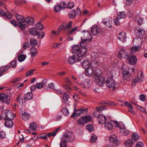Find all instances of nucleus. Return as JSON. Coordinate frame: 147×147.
Here are the masks:
<instances>
[{
  "instance_id": "20",
  "label": "nucleus",
  "mask_w": 147,
  "mask_h": 147,
  "mask_svg": "<svg viewBox=\"0 0 147 147\" xmlns=\"http://www.w3.org/2000/svg\"><path fill=\"white\" fill-rule=\"evenodd\" d=\"M10 67L9 65H6L3 66L0 68V77L5 72L7 71L9 69Z\"/></svg>"
},
{
  "instance_id": "12",
  "label": "nucleus",
  "mask_w": 147,
  "mask_h": 147,
  "mask_svg": "<svg viewBox=\"0 0 147 147\" xmlns=\"http://www.w3.org/2000/svg\"><path fill=\"white\" fill-rule=\"evenodd\" d=\"M94 80L96 83L99 86H103L104 84L105 78L101 76L96 78Z\"/></svg>"
},
{
  "instance_id": "5",
  "label": "nucleus",
  "mask_w": 147,
  "mask_h": 147,
  "mask_svg": "<svg viewBox=\"0 0 147 147\" xmlns=\"http://www.w3.org/2000/svg\"><path fill=\"white\" fill-rule=\"evenodd\" d=\"M134 32L136 35L139 38L138 39H136L135 41L136 42L138 41H140V42H141L142 40L141 38H139L143 36L145 34V30L142 28L138 27L135 28Z\"/></svg>"
},
{
  "instance_id": "62",
  "label": "nucleus",
  "mask_w": 147,
  "mask_h": 147,
  "mask_svg": "<svg viewBox=\"0 0 147 147\" xmlns=\"http://www.w3.org/2000/svg\"><path fill=\"white\" fill-rule=\"evenodd\" d=\"M92 64L93 67L94 68H96L99 66L100 63L97 61L95 60L94 63H92Z\"/></svg>"
},
{
  "instance_id": "21",
  "label": "nucleus",
  "mask_w": 147,
  "mask_h": 147,
  "mask_svg": "<svg viewBox=\"0 0 147 147\" xmlns=\"http://www.w3.org/2000/svg\"><path fill=\"white\" fill-rule=\"evenodd\" d=\"M0 15L6 16L8 19L11 18L12 16L11 14L9 12L5 13L1 9H0Z\"/></svg>"
},
{
  "instance_id": "24",
  "label": "nucleus",
  "mask_w": 147,
  "mask_h": 147,
  "mask_svg": "<svg viewBox=\"0 0 147 147\" xmlns=\"http://www.w3.org/2000/svg\"><path fill=\"white\" fill-rule=\"evenodd\" d=\"M47 82V80L46 79L44 80L42 83H39L36 84V88L38 89H40L43 88L44 86L46 84Z\"/></svg>"
},
{
  "instance_id": "28",
  "label": "nucleus",
  "mask_w": 147,
  "mask_h": 147,
  "mask_svg": "<svg viewBox=\"0 0 147 147\" xmlns=\"http://www.w3.org/2000/svg\"><path fill=\"white\" fill-rule=\"evenodd\" d=\"M133 20H134L139 25H141L143 22L142 19L138 16H136L135 17H134Z\"/></svg>"
},
{
  "instance_id": "31",
  "label": "nucleus",
  "mask_w": 147,
  "mask_h": 147,
  "mask_svg": "<svg viewBox=\"0 0 147 147\" xmlns=\"http://www.w3.org/2000/svg\"><path fill=\"white\" fill-rule=\"evenodd\" d=\"M30 49L31 57H34L36 55L37 53V49L34 47H32Z\"/></svg>"
},
{
  "instance_id": "42",
  "label": "nucleus",
  "mask_w": 147,
  "mask_h": 147,
  "mask_svg": "<svg viewBox=\"0 0 147 147\" xmlns=\"http://www.w3.org/2000/svg\"><path fill=\"white\" fill-rule=\"evenodd\" d=\"M67 23L66 22H64L58 28V30L59 32L61 30H64L67 28Z\"/></svg>"
},
{
  "instance_id": "8",
  "label": "nucleus",
  "mask_w": 147,
  "mask_h": 147,
  "mask_svg": "<svg viewBox=\"0 0 147 147\" xmlns=\"http://www.w3.org/2000/svg\"><path fill=\"white\" fill-rule=\"evenodd\" d=\"M123 74V78L124 79L127 80H129L131 77V74L129 73V67L127 66H123L122 69Z\"/></svg>"
},
{
  "instance_id": "39",
  "label": "nucleus",
  "mask_w": 147,
  "mask_h": 147,
  "mask_svg": "<svg viewBox=\"0 0 147 147\" xmlns=\"http://www.w3.org/2000/svg\"><path fill=\"white\" fill-rule=\"evenodd\" d=\"M59 128L60 127H59L57 128V129L54 130L53 132L49 133V134H48L47 136L49 137H50L51 136H55L58 132V131L59 129Z\"/></svg>"
},
{
  "instance_id": "40",
  "label": "nucleus",
  "mask_w": 147,
  "mask_h": 147,
  "mask_svg": "<svg viewBox=\"0 0 147 147\" xmlns=\"http://www.w3.org/2000/svg\"><path fill=\"white\" fill-rule=\"evenodd\" d=\"M82 65L84 68L86 69L89 67L90 65V63L88 61H83L82 63Z\"/></svg>"
},
{
  "instance_id": "53",
  "label": "nucleus",
  "mask_w": 147,
  "mask_h": 147,
  "mask_svg": "<svg viewBox=\"0 0 147 147\" xmlns=\"http://www.w3.org/2000/svg\"><path fill=\"white\" fill-rule=\"evenodd\" d=\"M142 82L140 80L136 77L135 79H133L132 82V85H135V84L137 82Z\"/></svg>"
},
{
  "instance_id": "25",
  "label": "nucleus",
  "mask_w": 147,
  "mask_h": 147,
  "mask_svg": "<svg viewBox=\"0 0 147 147\" xmlns=\"http://www.w3.org/2000/svg\"><path fill=\"white\" fill-rule=\"evenodd\" d=\"M5 125L7 127L10 128L12 127L13 125V123L12 121V119H5Z\"/></svg>"
},
{
  "instance_id": "1",
  "label": "nucleus",
  "mask_w": 147,
  "mask_h": 147,
  "mask_svg": "<svg viewBox=\"0 0 147 147\" xmlns=\"http://www.w3.org/2000/svg\"><path fill=\"white\" fill-rule=\"evenodd\" d=\"M106 106L96 107V109L94 111L93 115L94 117H98L99 123L101 125L104 124L106 121V117L105 115L100 114L101 112L106 109Z\"/></svg>"
},
{
  "instance_id": "9",
  "label": "nucleus",
  "mask_w": 147,
  "mask_h": 147,
  "mask_svg": "<svg viewBox=\"0 0 147 147\" xmlns=\"http://www.w3.org/2000/svg\"><path fill=\"white\" fill-rule=\"evenodd\" d=\"M91 117L90 115H87L81 117L78 119V122L81 125H84L85 123L91 121Z\"/></svg>"
},
{
  "instance_id": "32",
  "label": "nucleus",
  "mask_w": 147,
  "mask_h": 147,
  "mask_svg": "<svg viewBox=\"0 0 147 147\" xmlns=\"http://www.w3.org/2000/svg\"><path fill=\"white\" fill-rule=\"evenodd\" d=\"M102 22L108 27H109L111 26L110 25V19L109 18H105L103 19Z\"/></svg>"
},
{
  "instance_id": "51",
  "label": "nucleus",
  "mask_w": 147,
  "mask_h": 147,
  "mask_svg": "<svg viewBox=\"0 0 147 147\" xmlns=\"http://www.w3.org/2000/svg\"><path fill=\"white\" fill-rule=\"evenodd\" d=\"M132 139L135 140H137L139 138V136L137 133H134L132 134Z\"/></svg>"
},
{
  "instance_id": "15",
  "label": "nucleus",
  "mask_w": 147,
  "mask_h": 147,
  "mask_svg": "<svg viewBox=\"0 0 147 147\" xmlns=\"http://www.w3.org/2000/svg\"><path fill=\"white\" fill-rule=\"evenodd\" d=\"M0 101H2L7 104H9L10 103L8 95L4 93L0 94Z\"/></svg>"
},
{
  "instance_id": "58",
  "label": "nucleus",
  "mask_w": 147,
  "mask_h": 147,
  "mask_svg": "<svg viewBox=\"0 0 147 147\" xmlns=\"http://www.w3.org/2000/svg\"><path fill=\"white\" fill-rule=\"evenodd\" d=\"M91 56L92 58L97 59L98 57V55L97 53L94 52L92 53Z\"/></svg>"
},
{
  "instance_id": "19",
  "label": "nucleus",
  "mask_w": 147,
  "mask_h": 147,
  "mask_svg": "<svg viewBox=\"0 0 147 147\" xmlns=\"http://www.w3.org/2000/svg\"><path fill=\"white\" fill-rule=\"evenodd\" d=\"M104 127L105 129L108 131H111L112 130L113 126L112 123L110 122H105L104 124Z\"/></svg>"
},
{
  "instance_id": "16",
  "label": "nucleus",
  "mask_w": 147,
  "mask_h": 147,
  "mask_svg": "<svg viewBox=\"0 0 147 147\" xmlns=\"http://www.w3.org/2000/svg\"><path fill=\"white\" fill-rule=\"evenodd\" d=\"M117 37L119 40L123 42H125L126 41L127 35L124 32H120L118 35Z\"/></svg>"
},
{
  "instance_id": "52",
  "label": "nucleus",
  "mask_w": 147,
  "mask_h": 147,
  "mask_svg": "<svg viewBox=\"0 0 147 147\" xmlns=\"http://www.w3.org/2000/svg\"><path fill=\"white\" fill-rule=\"evenodd\" d=\"M30 43L32 46L36 45L37 44V41L34 38H32L30 40Z\"/></svg>"
},
{
  "instance_id": "64",
  "label": "nucleus",
  "mask_w": 147,
  "mask_h": 147,
  "mask_svg": "<svg viewBox=\"0 0 147 147\" xmlns=\"http://www.w3.org/2000/svg\"><path fill=\"white\" fill-rule=\"evenodd\" d=\"M64 80L65 82L69 85H72V82L69 80V78L68 77L65 78Z\"/></svg>"
},
{
  "instance_id": "26",
  "label": "nucleus",
  "mask_w": 147,
  "mask_h": 147,
  "mask_svg": "<svg viewBox=\"0 0 147 147\" xmlns=\"http://www.w3.org/2000/svg\"><path fill=\"white\" fill-rule=\"evenodd\" d=\"M24 98L25 100L28 101L33 98V94L32 92H28L24 95Z\"/></svg>"
},
{
  "instance_id": "10",
  "label": "nucleus",
  "mask_w": 147,
  "mask_h": 147,
  "mask_svg": "<svg viewBox=\"0 0 147 147\" xmlns=\"http://www.w3.org/2000/svg\"><path fill=\"white\" fill-rule=\"evenodd\" d=\"M86 44H85L84 47L81 46V45H80L81 49H80L79 53L76 55L77 56H78L79 58L81 59V60L83 57H84V55L87 53V49L86 47Z\"/></svg>"
},
{
  "instance_id": "63",
  "label": "nucleus",
  "mask_w": 147,
  "mask_h": 147,
  "mask_svg": "<svg viewBox=\"0 0 147 147\" xmlns=\"http://www.w3.org/2000/svg\"><path fill=\"white\" fill-rule=\"evenodd\" d=\"M17 61L15 60L12 61L11 63V66H9L10 67H11L13 68H15L16 66Z\"/></svg>"
},
{
  "instance_id": "47",
  "label": "nucleus",
  "mask_w": 147,
  "mask_h": 147,
  "mask_svg": "<svg viewBox=\"0 0 147 147\" xmlns=\"http://www.w3.org/2000/svg\"><path fill=\"white\" fill-rule=\"evenodd\" d=\"M121 133L124 135L126 136L128 135L129 134V131L128 130L125 128L122 129L120 130Z\"/></svg>"
},
{
  "instance_id": "45",
  "label": "nucleus",
  "mask_w": 147,
  "mask_h": 147,
  "mask_svg": "<svg viewBox=\"0 0 147 147\" xmlns=\"http://www.w3.org/2000/svg\"><path fill=\"white\" fill-rule=\"evenodd\" d=\"M86 129L90 132H92L94 129L93 126L91 124H88L86 126Z\"/></svg>"
},
{
  "instance_id": "50",
  "label": "nucleus",
  "mask_w": 147,
  "mask_h": 147,
  "mask_svg": "<svg viewBox=\"0 0 147 147\" xmlns=\"http://www.w3.org/2000/svg\"><path fill=\"white\" fill-rule=\"evenodd\" d=\"M36 26L39 30H42L44 28L43 26L40 22L37 23L36 25Z\"/></svg>"
},
{
  "instance_id": "13",
  "label": "nucleus",
  "mask_w": 147,
  "mask_h": 147,
  "mask_svg": "<svg viewBox=\"0 0 147 147\" xmlns=\"http://www.w3.org/2000/svg\"><path fill=\"white\" fill-rule=\"evenodd\" d=\"M34 23V20L32 17L29 16L25 18L24 24L26 26V29L27 28L28 25H32Z\"/></svg>"
},
{
  "instance_id": "3",
  "label": "nucleus",
  "mask_w": 147,
  "mask_h": 147,
  "mask_svg": "<svg viewBox=\"0 0 147 147\" xmlns=\"http://www.w3.org/2000/svg\"><path fill=\"white\" fill-rule=\"evenodd\" d=\"M15 16L16 19L18 22L17 23L18 26L22 31H25L26 26V25L24 24L25 18L23 16L18 14H16Z\"/></svg>"
},
{
  "instance_id": "55",
  "label": "nucleus",
  "mask_w": 147,
  "mask_h": 147,
  "mask_svg": "<svg viewBox=\"0 0 147 147\" xmlns=\"http://www.w3.org/2000/svg\"><path fill=\"white\" fill-rule=\"evenodd\" d=\"M80 113L81 115H83L82 114H86L88 112V109L86 108H81L80 109Z\"/></svg>"
},
{
  "instance_id": "56",
  "label": "nucleus",
  "mask_w": 147,
  "mask_h": 147,
  "mask_svg": "<svg viewBox=\"0 0 147 147\" xmlns=\"http://www.w3.org/2000/svg\"><path fill=\"white\" fill-rule=\"evenodd\" d=\"M61 9L62 8L60 5L59 4L55 5L54 7L55 11L57 12L60 11L61 10Z\"/></svg>"
},
{
  "instance_id": "46",
  "label": "nucleus",
  "mask_w": 147,
  "mask_h": 147,
  "mask_svg": "<svg viewBox=\"0 0 147 147\" xmlns=\"http://www.w3.org/2000/svg\"><path fill=\"white\" fill-rule=\"evenodd\" d=\"M26 56L24 55H20L18 57V60L20 62H22L26 58Z\"/></svg>"
},
{
  "instance_id": "48",
  "label": "nucleus",
  "mask_w": 147,
  "mask_h": 147,
  "mask_svg": "<svg viewBox=\"0 0 147 147\" xmlns=\"http://www.w3.org/2000/svg\"><path fill=\"white\" fill-rule=\"evenodd\" d=\"M69 95L65 92H64L63 95V98L64 103H66L68 100Z\"/></svg>"
},
{
  "instance_id": "2",
  "label": "nucleus",
  "mask_w": 147,
  "mask_h": 147,
  "mask_svg": "<svg viewBox=\"0 0 147 147\" xmlns=\"http://www.w3.org/2000/svg\"><path fill=\"white\" fill-rule=\"evenodd\" d=\"M82 34V36L81 37V40L80 45L84 47L85 44L92 40V37L89 31L84 30Z\"/></svg>"
},
{
  "instance_id": "54",
  "label": "nucleus",
  "mask_w": 147,
  "mask_h": 147,
  "mask_svg": "<svg viewBox=\"0 0 147 147\" xmlns=\"http://www.w3.org/2000/svg\"><path fill=\"white\" fill-rule=\"evenodd\" d=\"M67 142L65 141L62 140L60 143V147H66L67 146Z\"/></svg>"
},
{
  "instance_id": "14",
  "label": "nucleus",
  "mask_w": 147,
  "mask_h": 147,
  "mask_svg": "<svg viewBox=\"0 0 147 147\" xmlns=\"http://www.w3.org/2000/svg\"><path fill=\"white\" fill-rule=\"evenodd\" d=\"M118 55L121 59H127L129 57V54L125 51L122 49L120 51Z\"/></svg>"
},
{
  "instance_id": "60",
  "label": "nucleus",
  "mask_w": 147,
  "mask_h": 147,
  "mask_svg": "<svg viewBox=\"0 0 147 147\" xmlns=\"http://www.w3.org/2000/svg\"><path fill=\"white\" fill-rule=\"evenodd\" d=\"M63 87L65 90H67V91L69 92L70 90H71V88H70L68 85H66V84H64L63 85Z\"/></svg>"
},
{
  "instance_id": "36",
  "label": "nucleus",
  "mask_w": 147,
  "mask_h": 147,
  "mask_svg": "<svg viewBox=\"0 0 147 147\" xmlns=\"http://www.w3.org/2000/svg\"><path fill=\"white\" fill-rule=\"evenodd\" d=\"M101 70L99 69H97L95 70L94 78H95L99 77L101 75Z\"/></svg>"
},
{
  "instance_id": "11",
  "label": "nucleus",
  "mask_w": 147,
  "mask_h": 147,
  "mask_svg": "<svg viewBox=\"0 0 147 147\" xmlns=\"http://www.w3.org/2000/svg\"><path fill=\"white\" fill-rule=\"evenodd\" d=\"M77 61H81V59L80 58H79L78 56H77L76 55L69 57L67 60L68 63L71 64H73Z\"/></svg>"
},
{
  "instance_id": "6",
  "label": "nucleus",
  "mask_w": 147,
  "mask_h": 147,
  "mask_svg": "<svg viewBox=\"0 0 147 147\" xmlns=\"http://www.w3.org/2000/svg\"><path fill=\"white\" fill-rule=\"evenodd\" d=\"M74 139V135L71 131L66 132L62 137V140L66 142H69L73 140Z\"/></svg>"
},
{
  "instance_id": "38",
  "label": "nucleus",
  "mask_w": 147,
  "mask_h": 147,
  "mask_svg": "<svg viewBox=\"0 0 147 147\" xmlns=\"http://www.w3.org/2000/svg\"><path fill=\"white\" fill-rule=\"evenodd\" d=\"M125 145L127 147H131L133 144V142L131 139H128L125 142Z\"/></svg>"
},
{
  "instance_id": "30",
  "label": "nucleus",
  "mask_w": 147,
  "mask_h": 147,
  "mask_svg": "<svg viewBox=\"0 0 147 147\" xmlns=\"http://www.w3.org/2000/svg\"><path fill=\"white\" fill-rule=\"evenodd\" d=\"M29 129L32 131H35L37 128V126L35 123H32L29 125Z\"/></svg>"
},
{
  "instance_id": "43",
  "label": "nucleus",
  "mask_w": 147,
  "mask_h": 147,
  "mask_svg": "<svg viewBox=\"0 0 147 147\" xmlns=\"http://www.w3.org/2000/svg\"><path fill=\"white\" fill-rule=\"evenodd\" d=\"M137 78H138L142 82L143 81V73L141 71H139L138 73Z\"/></svg>"
},
{
  "instance_id": "23",
  "label": "nucleus",
  "mask_w": 147,
  "mask_h": 147,
  "mask_svg": "<svg viewBox=\"0 0 147 147\" xmlns=\"http://www.w3.org/2000/svg\"><path fill=\"white\" fill-rule=\"evenodd\" d=\"M109 140L111 142L113 143H116L118 142L117 137L114 134L111 135L110 137Z\"/></svg>"
},
{
  "instance_id": "33",
  "label": "nucleus",
  "mask_w": 147,
  "mask_h": 147,
  "mask_svg": "<svg viewBox=\"0 0 147 147\" xmlns=\"http://www.w3.org/2000/svg\"><path fill=\"white\" fill-rule=\"evenodd\" d=\"M92 82L91 80H87L85 82L84 84L82 85L84 88H89L91 86Z\"/></svg>"
},
{
  "instance_id": "57",
  "label": "nucleus",
  "mask_w": 147,
  "mask_h": 147,
  "mask_svg": "<svg viewBox=\"0 0 147 147\" xmlns=\"http://www.w3.org/2000/svg\"><path fill=\"white\" fill-rule=\"evenodd\" d=\"M78 28V26H76L73 28L71 30H70L68 33V35H69L73 33L76 31Z\"/></svg>"
},
{
  "instance_id": "49",
  "label": "nucleus",
  "mask_w": 147,
  "mask_h": 147,
  "mask_svg": "<svg viewBox=\"0 0 147 147\" xmlns=\"http://www.w3.org/2000/svg\"><path fill=\"white\" fill-rule=\"evenodd\" d=\"M62 112L64 115L67 116L69 115V111L66 108H64L62 110Z\"/></svg>"
},
{
  "instance_id": "35",
  "label": "nucleus",
  "mask_w": 147,
  "mask_h": 147,
  "mask_svg": "<svg viewBox=\"0 0 147 147\" xmlns=\"http://www.w3.org/2000/svg\"><path fill=\"white\" fill-rule=\"evenodd\" d=\"M30 33L33 36H36L38 34V30L35 28H32L30 30Z\"/></svg>"
},
{
  "instance_id": "29",
  "label": "nucleus",
  "mask_w": 147,
  "mask_h": 147,
  "mask_svg": "<svg viewBox=\"0 0 147 147\" xmlns=\"http://www.w3.org/2000/svg\"><path fill=\"white\" fill-rule=\"evenodd\" d=\"M126 17V14L124 11L119 12L117 13V17L119 19H125Z\"/></svg>"
},
{
  "instance_id": "4",
  "label": "nucleus",
  "mask_w": 147,
  "mask_h": 147,
  "mask_svg": "<svg viewBox=\"0 0 147 147\" xmlns=\"http://www.w3.org/2000/svg\"><path fill=\"white\" fill-rule=\"evenodd\" d=\"M109 75L111 76V77H109L107 78L106 81V83L107 86L108 88L111 89V90H113L115 88L117 84L113 78V76L111 74Z\"/></svg>"
},
{
  "instance_id": "41",
  "label": "nucleus",
  "mask_w": 147,
  "mask_h": 147,
  "mask_svg": "<svg viewBox=\"0 0 147 147\" xmlns=\"http://www.w3.org/2000/svg\"><path fill=\"white\" fill-rule=\"evenodd\" d=\"M25 99H24L23 98H21L20 95H19L18 96V98L16 99V101L18 102L21 105H22L25 102Z\"/></svg>"
},
{
  "instance_id": "61",
  "label": "nucleus",
  "mask_w": 147,
  "mask_h": 147,
  "mask_svg": "<svg viewBox=\"0 0 147 147\" xmlns=\"http://www.w3.org/2000/svg\"><path fill=\"white\" fill-rule=\"evenodd\" d=\"M74 7V4L72 2H69L67 5V7L68 8L71 9Z\"/></svg>"
},
{
  "instance_id": "44",
  "label": "nucleus",
  "mask_w": 147,
  "mask_h": 147,
  "mask_svg": "<svg viewBox=\"0 0 147 147\" xmlns=\"http://www.w3.org/2000/svg\"><path fill=\"white\" fill-rule=\"evenodd\" d=\"M76 11L74 9L71 11L69 14V17L70 18H74L76 16Z\"/></svg>"
},
{
  "instance_id": "37",
  "label": "nucleus",
  "mask_w": 147,
  "mask_h": 147,
  "mask_svg": "<svg viewBox=\"0 0 147 147\" xmlns=\"http://www.w3.org/2000/svg\"><path fill=\"white\" fill-rule=\"evenodd\" d=\"M21 115L23 119L25 121L28 120L30 117L29 115L26 112L22 113Z\"/></svg>"
},
{
  "instance_id": "22",
  "label": "nucleus",
  "mask_w": 147,
  "mask_h": 147,
  "mask_svg": "<svg viewBox=\"0 0 147 147\" xmlns=\"http://www.w3.org/2000/svg\"><path fill=\"white\" fill-rule=\"evenodd\" d=\"M80 49V48L78 45H75L72 47V51L73 54H77V55L79 53Z\"/></svg>"
},
{
  "instance_id": "17",
  "label": "nucleus",
  "mask_w": 147,
  "mask_h": 147,
  "mask_svg": "<svg viewBox=\"0 0 147 147\" xmlns=\"http://www.w3.org/2000/svg\"><path fill=\"white\" fill-rule=\"evenodd\" d=\"M100 29L97 26H94L91 29V32L93 35H96L100 32Z\"/></svg>"
},
{
  "instance_id": "34",
  "label": "nucleus",
  "mask_w": 147,
  "mask_h": 147,
  "mask_svg": "<svg viewBox=\"0 0 147 147\" xmlns=\"http://www.w3.org/2000/svg\"><path fill=\"white\" fill-rule=\"evenodd\" d=\"M140 45L138 46L137 47H132L130 49V52L132 54L136 52L138 50V48H140L141 45V42H140Z\"/></svg>"
},
{
  "instance_id": "27",
  "label": "nucleus",
  "mask_w": 147,
  "mask_h": 147,
  "mask_svg": "<svg viewBox=\"0 0 147 147\" xmlns=\"http://www.w3.org/2000/svg\"><path fill=\"white\" fill-rule=\"evenodd\" d=\"M137 59L136 57L134 56H132L130 57L129 61L131 65H135L137 62Z\"/></svg>"
},
{
  "instance_id": "18",
  "label": "nucleus",
  "mask_w": 147,
  "mask_h": 147,
  "mask_svg": "<svg viewBox=\"0 0 147 147\" xmlns=\"http://www.w3.org/2000/svg\"><path fill=\"white\" fill-rule=\"evenodd\" d=\"M94 70L92 67H90L86 68L85 70V74L88 76H92L94 73Z\"/></svg>"
},
{
  "instance_id": "59",
  "label": "nucleus",
  "mask_w": 147,
  "mask_h": 147,
  "mask_svg": "<svg viewBox=\"0 0 147 147\" xmlns=\"http://www.w3.org/2000/svg\"><path fill=\"white\" fill-rule=\"evenodd\" d=\"M97 137L96 136L94 135L92 136L91 138V142H96L97 140Z\"/></svg>"
},
{
  "instance_id": "7",
  "label": "nucleus",
  "mask_w": 147,
  "mask_h": 147,
  "mask_svg": "<svg viewBox=\"0 0 147 147\" xmlns=\"http://www.w3.org/2000/svg\"><path fill=\"white\" fill-rule=\"evenodd\" d=\"M14 115L10 110H6L5 113L2 114V118L4 119H12L14 117Z\"/></svg>"
}]
</instances>
